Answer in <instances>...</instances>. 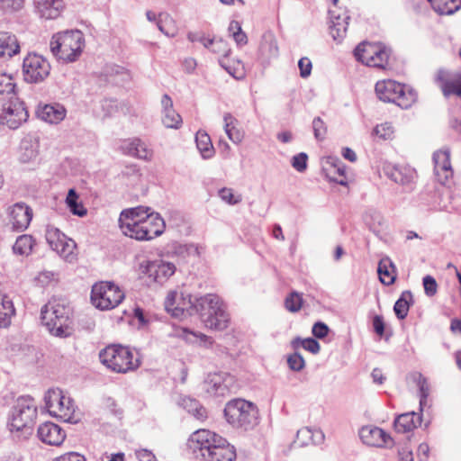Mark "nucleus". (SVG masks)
<instances>
[{
	"instance_id": "f257e3e1",
	"label": "nucleus",
	"mask_w": 461,
	"mask_h": 461,
	"mask_svg": "<svg viewBox=\"0 0 461 461\" xmlns=\"http://www.w3.org/2000/svg\"><path fill=\"white\" fill-rule=\"evenodd\" d=\"M175 310L176 312L194 311L200 315L204 325L211 330H223L230 321L223 302L218 295L212 294L193 298L190 294L181 293L178 294V303Z\"/></svg>"
},
{
	"instance_id": "f03ea898",
	"label": "nucleus",
	"mask_w": 461,
	"mask_h": 461,
	"mask_svg": "<svg viewBox=\"0 0 461 461\" xmlns=\"http://www.w3.org/2000/svg\"><path fill=\"white\" fill-rule=\"evenodd\" d=\"M41 320L50 333L68 338L73 333V310L62 298H52L41 308Z\"/></svg>"
},
{
	"instance_id": "7ed1b4c3",
	"label": "nucleus",
	"mask_w": 461,
	"mask_h": 461,
	"mask_svg": "<svg viewBox=\"0 0 461 461\" xmlns=\"http://www.w3.org/2000/svg\"><path fill=\"white\" fill-rule=\"evenodd\" d=\"M50 47L52 54L65 63L76 61L85 47V38L78 30L59 32L50 40Z\"/></svg>"
},
{
	"instance_id": "20e7f679",
	"label": "nucleus",
	"mask_w": 461,
	"mask_h": 461,
	"mask_svg": "<svg viewBox=\"0 0 461 461\" xmlns=\"http://www.w3.org/2000/svg\"><path fill=\"white\" fill-rule=\"evenodd\" d=\"M101 363L109 370L118 374H126L136 370L140 366L137 353L128 347L109 345L99 353Z\"/></svg>"
},
{
	"instance_id": "39448f33",
	"label": "nucleus",
	"mask_w": 461,
	"mask_h": 461,
	"mask_svg": "<svg viewBox=\"0 0 461 461\" xmlns=\"http://www.w3.org/2000/svg\"><path fill=\"white\" fill-rule=\"evenodd\" d=\"M224 416L233 428L249 430L258 424L257 406L243 399L231 400L225 405Z\"/></svg>"
},
{
	"instance_id": "423d86ee",
	"label": "nucleus",
	"mask_w": 461,
	"mask_h": 461,
	"mask_svg": "<svg viewBox=\"0 0 461 461\" xmlns=\"http://www.w3.org/2000/svg\"><path fill=\"white\" fill-rule=\"evenodd\" d=\"M375 93L380 100L394 103L403 109L411 107L417 100L415 91L391 79L377 82Z\"/></svg>"
},
{
	"instance_id": "0eeeda50",
	"label": "nucleus",
	"mask_w": 461,
	"mask_h": 461,
	"mask_svg": "<svg viewBox=\"0 0 461 461\" xmlns=\"http://www.w3.org/2000/svg\"><path fill=\"white\" fill-rule=\"evenodd\" d=\"M37 416L34 401L30 397H20L14 406L8 425L12 432H23L25 436L32 432V425Z\"/></svg>"
},
{
	"instance_id": "6e6552de",
	"label": "nucleus",
	"mask_w": 461,
	"mask_h": 461,
	"mask_svg": "<svg viewBox=\"0 0 461 461\" xmlns=\"http://www.w3.org/2000/svg\"><path fill=\"white\" fill-rule=\"evenodd\" d=\"M45 408L48 412L65 422L76 423V407L72 399L59 389H50L44 396Z\"/></svg>"
},
{
	"instance_id": "1a4fd4ad",
	"label": "nucleus",
	"mask_w": 461,
	"mask_h": 461,
	"mask_svg": "<svg viewBox=\"0 0 461 461\" xmlns=\"http://www.w3.org/2000/svg\"><path fill=\"white\" fill-rule=\"evenodd\" d=\"M124 299V293L111 282H99L91 291L92 303L98 309L107 311L118 306Z\"/></svg>"
},
{
	"instance_id": "9d476101",
	"label": "nucleus",
	"mask_w": 461,
	"mask_h": 461,
	"mask_svg": "<svg viewBox=\"0 0 461 461\" xmlns=\"http://www.w3.org/2000/svg\"><path fill=\"white\" fill-rule=\"evenodd\" d=\"M149 207L137 206L123 210L119 217V227L122 232L131 239L137 240H148L143 231L140 216L143 212H148Z\"/></svg>"
},
{
	"instance_id": "9b49d317",
	"label": "nucleus",
	"mask_w": 461,
	"mask_h": 461,
	"mask_svg": "<svg viewBox=\"0 0 461 461\" xmlns=\"http://www.w3.org/2000/svg\"><path fill=\"white\" fill-rule=\"evenodd\" d=\"M354 55L366 66L384 68L388 63L389 50L380 43L362 42L355 49Z\"/></svg>"
},
{
	"instance_id": "f8f14e48",
	"label": "nucleus",
	"mask_w": 461,
	"mask_h": 461,
	"mask_svg": "<svg viewBox=\"0 0 461 461\" xmlns=\"http://www.w3.org/2000/svg\"><path fill=\"white\" fill-rule=\"evenodd\" d=\"M223 438L209 429H198L188 439V447L197 458L203 459L212 451Z\"/></svg>"
},
{
	"instance_id": "ddd939ff",
	"label": "nucleus",
	"mask_w": 461,
	"mask_h": 461,
	"mask_svg": "<svg viewBox=\"0 0 461 461\" xmlns=\"http://www.w3.org/2000/svg\"><path fill=\"white\" fill-rule=\"evenodd\" d=\"M50 64L42 56L30 53L23 62V74L24 80L28 83H41L50 75Z\"/></svg>"
},
{
	"instance_id": "4468645a",
	"label": "nucleus",
	"mask_w": 461,
	"mask_h": 461,
	"mask_svg": "<svg viewBox=\"0 0 461 461\" xmlns=\"http://www.w3.org/2000/svg\"><path fill=\"white\" fill-rule=\"evenodd\" d=\"M45 236L50 247L60 257L66 259L73 258L74 249H76V243L73 240L68 239L54 226L47 227Z\"/></svg>"
},
{
	"instance_id": "2eb2a0df",
	"label": "nucleus",
	"mask_w": 461,
	"mask_h": 461,
	"mask_svg": "<svg viewBox=\"0 0 461 461\" xmlns=\"http://www.w3.org/2000/svg\"><path fill=\"white\" fill-rule=\"evenodd\" d=\"M1 118L10 129H17L26 122L28 112L23 102L11 96L9 101L3 104Z\"/></svg>"
},
{
	"instance_id": "dca6fc26",
	"label": "nucleus",
	"mask_w": 461,
	"mask_h": 461,
	"mask_svg": "<svg viewBox=\"0 0 461 461\" xmlns=\"http://www.w3.org/2000/svg\"><path fill=\"white\" fill-rule=\"evenodd\" d=\"M141 273L149 278V284H164L175 273L176 267L173 263L163 260L148 261L140 265Z\"/></svg>"
},
{
	"instance_id": "f3484780",
	"label": "nucleus",
	"mask_w": 461,
	"mask_h": 461,
	"mask_svg": "<svg viewBox=\"0 0 461 461\" xmlns=\"http://www.w3.org/2000/svg\"><path fill=\"white\" fill-rule=\"evenodd\" d=\"M205 390L213 396H224L234 385V377L226 372H215L207 375L204 381Z\"/></svg>"
},
{
	"instance_id": "a211bd4d",
	"label": "nucleus",
	"mask_w": 461,
	"mask_h": 461,
	"mask_svg": "<svg viewBox=\"0 0 461 461\" xmlns=\"http://www.w3.org/2000/svg\"><path fill=\"white\" fill-rule=\"evenodd\" d=\"M383 172L394 183L406 187L409 190L413 189L416 179V171L414 168L407 166H396L391 163H384Z\"/></svg>"
},
{
	"instance_id": "6ab92c4d",
	"label": "nucleus",
	"mask_w": 461,
	"mask_h": 461,
	"mask_svg": "<svg viewBox=\"0 0 461 461\" xmlns=\"http://www.w3.org/2000/svg\"><path fill=\"white\" fill-rule=\"evenodd\" d=\"M433 162L437 180L441 185H447L453 177L449 149H444L434 152Z\"/></svg>"
},
{
	"instance_id": "aec40b11",
	"label": "nucleus",
	"mask_w": 461,
	"mask_h": 461,
	"mask_svg": "<svg viewBox=\"0 0 461 461\" xmlns=\"http://www.w3.org/2000/svg\"><path fill=\"white\" fill-rule=\"evenodd\" d=\"M330 14V33L334 41H341L346 36L350 16L347 11L341 10L334 5L329 11Z\"/></svg>"
},
{
	"instance_id": "412c9836",
	"label": "nucleus",
	"mask_w": 461,
	"mask_h": 461,
	"mask_svg": "<svg viewBox=\"0 0 461 461\" xmlns=\"http://www.w3.org/2000/svg\"><path fill=\"white\" fill-rule=\"evenodd\" d=\"M120 149L125 155L145 161H151L154 156L153 149L140 138H132L123 140L120 146Z\"/></svg>"
},
{
	"instance_id": "4be33fe9",
	"label": "nucleus",
	"mask_w": 461,
	"mask_h": 461,
	"mask_svg": "<svg viewBox=\"0 0 461 461\" xmlns=\"http://www.w3.org/2000/svg\"><path fill=\"white\" fill-rule=\"evenodd\" d=\"M8 215L13 229L24 230L32 219V210L24 203H16L8 208Z\"/></svg>"
},
{
	"instance_id": "5701e85b",
	"label": "nucleus",
	"mask_w": 461,
	"mask_h": 461,
	"mask_svg": "<svg viewBox=\"0 0 461 461\" xmlns=\"http://www.w3.org/2000/svg\"><path fill=\"white\" fill-rule=\"evenodd\" d=\"M37 435L41 441L51 446H60L66 438L65 431L53 422L40 425Z\"/></svg>"
},
{
	"instance_id": "b1692460",
	"label": "nucleus",
	"mask_w": 461,
	"mask_h": 461,
	"mask_svg": "<svg viewBox=\"0 0 461 461\" xmlns=\"http://www.w3.org/2000/svg\"><path fill=\"white\" fill-rule=\"evenodd\" d=\"M436 78L445 96H461V75L438 70Z\"/></svg>"
},
{
	"instance_id": "393cba45",
	"label": "nucleus",
	"mask_w": 461,
	"mask_h": 461,
	"mask_svg": "<svg viewBox=\"0 0 461 461\" xmlns=\"http://www.w3.org/2000/svg\"><path fill=\"white\" fill-rule=\"evenodd\" d=\"M359 435L362 441L368 446L382 447L393 444L391 436L378 427H363Z\"/></svg>"
},
{
	"instance_id": "a878e982",
	"label": "nucleus",
	"mask_w": 461,
	"mask_h": 461,
	"mask_svg": "<svg viewBox=\"0 0 461 461\" xmlns=\"http://www.w3.org/2000/svg\"><path fill=\"white\" fill-rule=\"evenodd\" d=\"M141 225L143 226V233L147 236L148 240L161 235L165 230V222L158 212L149 211L143 212L140 216Z\"/></svg>"
},
{
	"instance_id": "bb28decb",
	"label": "nucleus",
	"mask_w": 461,
	"mask_h": 461,
	"mask_svg": "<svg viewBox=\"0 0 461 461\" xmlns=\"http://www.w3.org/2000/svg\"><path fill=\"white\" fill-rule=\"evenodd\" d=\"M35 12L41 18L52 20L58 18L63 8V0H32Z\"/></svg>"
},
{
	"instance_id": "cd10ccee",
	"label": "nucleus",
	"mask_w": 461,
	"mask_h": 461,
	"mask_svg": "<svg viewBox=\"0 0 461 461\" xmlns=\"http://www.w3.org/2000/svg\"><path fill=\"white\" fill-rule=\"evenodd\" d=\"M162 106V123L169 129H179L182 125V117L173 108V101L171 97L165 94L161 99Z\"/></svg>"
},
{
	"instance_id": "c85d7f7f",
	"label": "nucleus",
	"mask_w": 461,
	"mask_h": 461,
	"mask_svg": "<svg viewBox=\"0 0 461 461\" xmlns=\"http://www.w3.org/2000/svg\"><path fill=\"white\" fill-rule=\"evenodd\" d=\"M18 160L20 163L33 166L38 161L39 143L31 139H23L18 149Z\"/></svg>"
},
{
	"instance_id": "c756f323",
	"label": "nucleus",
	"mask_w": 461,
	"mask_h": 461,
	"mask_svg": "<svg viewBox=\"0 0 461 461\" xmlns=\"http://www.w3.org/2000/svg\"><path fill=\"white\" fill-rule=\"evenodd\" d=\"M36 113L41 120L57 124L64 120L67 111L63 105L54 104L40 105Z\"/></svg>"
},
{
	"instance_id": "7c9ffc66",
	"label": "nucleus",
	"mask_w": 461,
	"mask_h": 461,
	"mask_svg": "<svg viewBox=\"0 0 461 461\" xmlns=\"http://www.w3.org/2000/svg\"><path fill=\"white\" fill-rule=\"evenodd\" d=\"M236 451L224 438L223 442L218 443L216 447L208 453L203 461H235Z\"/></svg>"
},
{
	"instance_id": "2f4dec72",
	"label": "nucleus",
	"mask_w": 461,
	"mask_h": 461,
	"mask_svg": "<svg viewBox=\"0 0 461 461\" xmlns=\"http://www.w3.org/2000/svg\"><path fill=\"white\" fill-rule=\"evenodd\" d=\"M211 50L214 53H217L221 56L219 59L220 65L233 77L240 78L242 77L241 73H238L237 69L228 65L226 62V58L230 52V49L229 48V44L226 41L222 39H214Z\"/></svg>"
},
{
	"instance_id": "473e14b6",
	"label": "nucleus",
	"mask_w": 461,
	"mask_h": 461,
	"mask_svg": "<svg viewBox=\"0 0 461 461\" xmlns=\"http://www.w3.org/2000/svg\"><path fill=\"white\" fill-rule=\"evenodd\" d=\"M421 423V416L414 411L399 415L394 420V429L399 433H407Z\"/></svg>"
},
{
	"instance_id": "72a5a7b5",
	"label": "nucleus",
	"mask_w": 461,
	"mask_h": 461,
	"mask_svg": "<svg viewBox=\"0 0 461 461\" xmlns=\"http://www.w3.org/2000/svg\"><path fill=\"white\" fill-rule=\"evenodd\" d=\"M0 51L4 59L12 58L20 52V44L15 35L0 32Z\"/></svg>"
},
{
	"instance_id": "f704fd0d",
	"label": "nucleus",
	"mask_w": 461,
	"mask_h": 461,
	"mask_svg": "<svg viewBox=\"0 0 461 461\" xmlns=\"http://www.w3.org/2000/svg\"><path fill=\"white\" fill-rule=\"evenodd\" d=\"M395 266L388 257L380 259L377 267V273L380 281L386 285H392L396 278Z\"/></svg>"
},
{
	"instance_id": "c9c22d12",
	"label": "nucleus",
	"mask_w": 461,
	"mask_h": 461,
	"mask_svg": "<svg viewBox=\"0 0 461 461\" xmlns=\"http://www.w3.org/2000/svg\"><path fill=\"white\" fill-rule=\"evenodd\" d=\"M330 167L327 168L330 179L340 185H347L348 180L346 176V167L339 159L330 158Z\"/></svg>"
},
{
	"instance_id": "e433bc0d",
	"label": "nucleus",
	"mask_w": 461,
	"mask_h": 461,
	"mask_svg": "<svg viewBox=\"0 0 461 461\" xmlns=\"http://www.w3.org/2000/svg\"><path fill=\"white\" fill-rule=\"evenodd\" d=\"M195 143L203 159H209L214 155V148L208 133L204 131H198L195 135Z\"/></svg>"
},
{
	"instance_id": "4c0bfd02",
	"label": "nucleus",
	"mask_w": 461,
	"mask_h": 461,
	"mask_svg": "<svg viewBox=\"0 0 461 461\" xmlns=\"http://www.w3.org/2000/svg\"><path fill=\"white\" fill-rule=\"evenodd\" d=\"M15 314L13 301L5 294L0 296V328H7Z\"/></svg>"
},
{
	"instance_id": "58836bf2",
	"label": "nucleus",
	"mask_w": 461,
	"mask_h": 461,
	"mask_svg": "<svg viewBox=\"0 0 461 461\" xmlns=\"http://www.w3.org/2000/svg\"><path fill=\"white\" fill-rule=\"evenodd\" d=\"M178 336L188 343L197 344L206 348L211 347L213 343V340L211 337H208L201 332L190 330L186 328L182 329L179 331Z\"/></svg>"
},
{
	"instance_id": "ea45409f",
	"label": "nucleus",
	"mask_w": 461,
	"mask_h": 461,
	"mask_svg": "<svg viewBox=\"0 0 461 461\" xmlns=\"http://www.w3.org/2000/svg\"><path fill=\"white\" fill-rule=\"evenodd\" d=\"M237 122V119L230 113L223 114L224 131L228 138L235 144L240 143L243 139L242 133L236 128Z\"/></svg>"
},
{
	"instance_id": "a19ab883",
	"label": "nucleus",
	"mask_w": 461,
	"mask_h": 461,
	"mask_svg": "<svg viewBox=\"0 0 461 461\" xmlns=\"http://www.w3.org/2000/svg\"><path fill=\"white\" fill-rule=\"evenodd\" d=\"M433 10L441 15H449L461 8V0H428Z\"/></svg>"
},
{
	"instance_id": "79ce46f5",
	"label": "nucleus",
	"mask_w": 461,
	"mask_h": 461,
	"mask_svg": "<svg viewBox=\"0 0 461 461\" xmlns=\"http://www.w3.org/2000/svg\"><path fill=\"white\" fill-rule=\"evenodd\" d=\"M34 245L35 240L32 236L23 234L16 239L13 246V251L16 255L27 257L32 252Z\"/></svg>"
},
{
	"instance_id": "37998d69",
	"label": "nucleus",
	"mask_w": 461,
	"mask_h": 461,
	"mask_svg": "<svg viewBox=\"0 0 461 461\" xmlns=\"http://www.w3.org/2000/svg\"><path fill=\"white\" fill-rule=\"evenodd\" d=\"M65 202L72 214L78 217H84L87 214V210L82 202L79 201V196L75 189L71 188L68 190Z\"/></svg>"
},
{
	"instance_id": "c03bdc74",
	"label": "nucleus",
	"mask_w": 461,
	"mask_h": 461,
	"mask_svg": "<svg viewBox=\"0 0 461 461\" xmlns=\"http://www.w3.org/2000/svg\"><path fill=\"white\" fill-rule=\"evenodd\" d=\"M412 303V294L410 291L402 292L400 298L396 301L393 306V311L397 318L400 320L406 318L410 306Z\"/></svg>"
},
{
	"instance_id": "a18cd8bd",
	"label": "nucleus",
	"mask_w": 461,
	"mask_h": 461,
	"mask_svg": "<svg viewBox=\"0 0 461 461\" xmlns=\"http://www.w3.org/2000/svg\"><path fill=\"white\" fill-rule=\"evenodd\" d=\"M259 50L267 59L276 58L278 55L277 42L272 33L264 34Z\"/></svg>"
},
{
	"instance_id": "49530a36",
	"label": "nucleus",
	"mask_w": 461,
	"mask_h": 461,
	"mask_svg": "<svg viewBox=\"0 0 461 461\" xmlns=\"http://www.w3.org/2000/svg\"><path fill=\"white\" fill-rule=\"evenodd\" d=\"M416 382L420 393V411H422L424 407L428 403V397L429 395L430 386L428 383L427 378L423 376L420 373L417 375Z\"/></svg>"
},
{
	"instance_id": "de8ad7c7",
	"label": "nucleus",
	"mask_w": 461,
	"mask_h": 461,
	"mask_svg": "<svg viewBox=\"0 0 461 461\" xmlns=\"http://www.w3.org/2000/svg\"><path fill=\"white\" fill-rule=\"evenodd\" d=\"M292 347L294 349L299 348L300 347L303 348L305 350L312 353V354H318L321 350L320 343L312 339V338H307V339H301V338H295L292 340Z\"/></svg>"
},
{
	"instance_id": "09e8293b",
	"label": "nucleus",
	"mask_w": 461,
	"mask_h": 461,
	"mask_svg": "<svg viewBox=\"0 0 461 461\" xmlns=\"http://www.w3.org/2000/svg\"><path fill=\"white\" fill-rule=\"evenodd\" d=\"M184 408L198 420H203L207 416L206 410L194 399H183Z\"/></svg>"
},
{
	"instance_id": "8fccbe9b",
	"label": "nucleus",
	"mask_w": 461,
	"mask_h": 461,
	"mask_svg": "<svg viewBox=\"0 0 461 461\" xmlns=\"http://www.w3.org/2000/svg\"><path fill=\"white\" fill-rule=\"evenodd\" d=\"M303 305L302 294L297 292H292L285 300V307L288 312H297Z\"/></svg>"
},
{
	"instance_id": "3c124183",
	"label": "nucleus",
	"mask_w": 461,
	"mask_h": 461,
	"mask_svg": "<svg viewBox=\"0 0 461 461\" xmlns=\"http://www.w3.org/2000/svg\"><path fill=\"white\" fill-rule=\"evenodd\" d=\"M15 84L11 75L0 73V95H14Z\"/></svg>"
},
{
	"instance_id": "603ef678",
	"label": "nucleus",
	"mask_w": 461,
	"mask_h": 461,
	"mask_svg": "<svg viewBox=\"0 0 461 461\" xmlns=\"http://www.w3.org/2000/svg\"><path fill=\"white\" fill-rule=\"evenodd\" d=\"M58 274L52 271L43 270L35 277V282L41 287L51 285L58 282Z\"/></svg>"
},
{
	"instance_id": "864d4df0",
	"label": "nucleus",
	"mask_w": 461,
	"mask_h": 461,
	"mask_svg": "<svg viewBox=\"0 0 461 461\" xmlns=\"http://www.w3.org/2000/svg\"><path fill=\"white\" fill-rule=\"evenodd\" d=\"M373 134L382 140H390L393 135V127L389 122L378 124L373 130Z\"/></svg>"
},
{
	"instance_id": "5fc2aeb1",
	"label": "nucleus",
	"mask_w": 461,
	"mask_h": 461,
	"mask_svg": "<svg viewBox=\"0 0 461 461\" xmlns=\"http://www.w3.org/2000/svg\"><path fill=\"white\" fill-rule=\"evenodd\" d=\"M203 251V247L193 243L179 245L176 250L180 255L194 257H199Z\"/></svg>"
},
{
	"instance_id": "6e6d98bb",
	"label": "nucleus",
	"mask_w": 461,
	"mask_h": 461,
	"mask_svg": "<svg viewBox=\"0 0 461 461\" xmlns=\"http://www.w3.org/2000/svg\"><path fill=\"white\" fill-rule=\"evenodd\" d=\"M287 364L289 368L295 372L303 370L305 366L304 358L298 352H294V354L288 356Z\"/></svg>"
},
{
	"instance_id": "4d7b16f0",
	"label": "nucleus",
	"mask_w": 461,
	"mask_h": 461,
	"mask_svg": "<svg viewBox=\"0 0 461 461\" xmlns=\"http://www.w3.org/2000/svg\"><path fill=\"white\" fill-rule=\"evenodd\" d=\"M219 196L229 204H237L241 202V195L235 194L230 188L223 187L219 191Z\"/></svg>"
},
{
	"instance_id": "13d9d810",
	"label": "nucleus",
	"mask_w": 461,
	"mask_h": 461,
	"mask_svg": "<svg viewBox=\"0 0 461 461\" xmlns=\"http://www.w3.org/2000/svg\"><path fill=\"white\" fill-rule=\"evenodd\" d=\"M312 129L314 137L317 140H322L325 138L327 127L324 122L320 117H316L313 119Z\"/></svg>"
},
{
	"instance_id": "bf43d9fd",
	"label": "nucleus",
	"mask_w": 461,
	"mask_h": 461,
	"mask_svg": "<svg viewBox=\"0 0 461 461\" xmlns=\"http://www.w3.org/2000/svg\"><path fill=\"white\" fill-rule=\"evenodd\" d=\"M308 156L304 152H301L292 158V166L298 172H303L307 168Z\"/></svg>"
},
{
	"instance_id": "052dcab7",
	"label": "nucleus",
	"mask_w": 461,
	"mask_h": 461,
	"mask_svg": "<svg viewBox=\"0 0 461 461\" xmlns=\"http://www.w3.org/2000/svg\"><path fill=\"white\" fill-rule=\"evenodd\" d=\"M178 303V294L176 292H170L165 300V308L167 312H172L174 315H178L175 307Z\"/></svg>"
},
{
	"instance_id": "680f3d73",
	"label": "nucleus",
	"mask_w": 461,
	"mask_h": 461,
	"mask_svg": "<svg viewBox=\"0 0 461 461\" xmlns=\"http://www.w3.org/2000/svg\"><path fill=\"white\" fill-rule=\"evenodd\" d=\"M296 437L297 440L302 446L308 445L310 442H312V429L309 427L302 428L297 431Z\"/></svg>"
},
{
	"instance_id": "e2e57ef3",
	"label": "nucleus",
	"mask_w": 461,
	"mask_h": 461,
	"mask_svg": "<svg viewBox=\"0 0 461 461\" xmlns=\"http://www.w3.org/2000/svg\"><path fill=\"white\" fill-rule=\"evenodd\" d=\"M1 8L5 11H18L24 5V0H0Z\"/></svg>"
},
{
	"instance_id": "0e129e2a",
	"label": "nucleus",
	"mask_w": 461,
	"mask_h": 461,
	"mask_svg": "<svg viewBox=\"0 0 461 461\" xmlns=\"http://www.w3.org/2000/svg\"><path fill=\"white\" fill-rule=\"evenodd\" d=\"M423 286L428 296H433L437 293L438 285L435 278L431 276H426L423 278Z\"/></svg>"
},
{
	"instance_id": "69168bd1",
	"label": "nucleus",
	"mask_w": 461,
	"mask_h": 461,
	"mask_svg": "<svg viewBox=\"0 0 461 461\" xmlns=\"http://www.w3.org/2000/svg\"><path fill=\"white\" fill-rule=\"evenodd\" d=\"M329 331V327L321 321L314 323L312 329V335L317 339H324L328 335Z\"/></svg>"
},
{
	"instance_id": "338daca9",
	"label": "nucleus",
	"mask_w": 461,
	"mask_h": 461,
	"mask_svg": "<svg viewBox=\"0 0 461 461\" xmlns=\"http://www.w3.org/2000/svg\"><path fill=\"white\" fill-rule=\"evenodd\" d=\"M104 111V116H110L117 111V101L113 99H104L101 103Z\"/></svg>"
},
{
	"instance_id": "774afa93",
	"label": "nucleus",
	"mask_w": 461,
	"mask_h": 461,
	"mask_svg": "<svg viewBox=\"0 0 461 461\" xmlns=\"http://www.w3.org/2000/svg\"><path fill=\"white\" fill-rule=\"evenodd\" d=\"M298 67L300 69V76L303 78L308 77L312 72V62L308 58H302L298 62Z\"/></svg>"
}]
</instances>
